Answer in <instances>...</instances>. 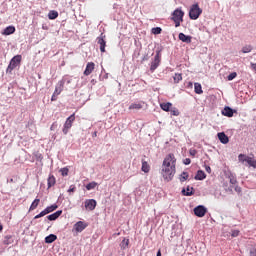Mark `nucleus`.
Masks as SVG:
<instances>
[{"label":"nucleus","instance_id":"53","mask_svg":"<svg viewBox=\"0 0 256 256\" xmlns=\"http://www.w3.org/2000/svg\"><path fill=\"white\" fill-rule=\"evenodd\" d=\"M93 137H97V132H94Z\"/></svg>","mask_w":256,"mask_h":256},{"label":"nucleus","instance_id":"44","mask_svg":"<svg viewBox=\"0 0 256 256\" xmlns=\"http://www.w3.org/2000/svg\"><path fill=\"white\" fill-rule=\"evenodd\" d=\"M184 165H191V159L190 158H186L183 160Z\"/></svg>","mask_w":256,"mask_h":256},{"label":"nucleus","instance_id":"54","mask_svg":"<svg viewBox=\"0 0 256 256\" xmlns=\"http://www.w3.org/2000/svg\"><path fill=\"white\" fill-rule=\"evenodd\" d=\"M255 169H256V166H255Z\"/></svg>","mask_w":256,"mask_h":256},{"label":"nucleus","instance_id":"23","mask_svg":"<svg viewBox=\"0 0 256 256\" xmlns=\"http://www.w3.org/2000/svg\"><path fill=\"white\" fill-rule=\"evenodd\" d=\"M194 91L197 95H201L203 93V87L199 83H194Z\"/></svg>","mask_w":256,"mask_h":256},{"label":"nucleus","instance_id":"17","mask_svg":"<svg viewBox=\"0 0 256 256\" xmlns=\"http://www.w3.org/2000/svg\"><path fill=\"white\" fill-rule=\"evenodd\" d=\"M206 177L207 175L203 170H198L195 179L196 181H203V179H206Z\"/></svg>","mask_w":256,"mask_h":256},{"label":"nucleus","instance_id":"11","mask_svg":"<svg viewBox=\"0 0 256 256\" xmlns=\"http://www.w3.org/2000/svg\"><path fill=\"white\" fill-rule=\"evenodd\" d=\"M93 71H95V64L93 62H88L84 70V75L89 77Z\"/></svg>","mask_w":256,"mask_h":256},{"label":"nucleus","instance_id":"12","mask_svg":"<svg viewBox=\"0 0 256 256\" xmlns=\"http://www.w3.org/2000/svg\"><path fill=\"white\" fill-rule=\"evenodd\" d=\"M217 137L220 141V143H223V145H227L229 143V136L225 134V132H219L217 134Z\"/></svg>","mask_w":256,"mask_h":256},{"label":"nucleus","instance_id":"33","mask_svg":"<svg viewBox=\"0 0 256 256\" xmlns=\"http://www.w3.org/2000/svg\"><path fill=\"white\" fill-rule=\"evenodd\" d=\"M57 204H53L51 206H48L47 208H45L46 213L49 215V213H53V211H56L57 209Z\"/></svg>","mask_w":256,"mask_h":256},{"label":"nucleus","instance_id":"27","mask_svg":"<svg viewBox=\"0 0 256 256\" xmlns=\"http://www.w3.org/2000/svg\"><path fill=\"white\" fill-rule=\"evenodd\" d=\"M54 241H57V235L50 234L45 238V243H54Z\"/></svg>","mask_w":256,"mask_h":256},{"label":"nucleus","instance_id":"40","mask_svg":"<svg viewBox=\"0 0 256 256\" xmlns=\"http://www.w3.org/2000/svg\"><path fill=\"white\" fill-rule=\"evenodd\" d=\"M171 115H173L174 117H179V110H177L176 108L170 110Z\"/></svg>","mask_w":256,"mask_h":256},{"label":"nucleus","instance_id":"36","mask_svg":"<svg viewBox=\"0 0 256 256\" xmlns=\"http://www.w3.org/2000/svg\"><path fill=\"white\" fill-rule=\"evenodd\" d=\"M161 31H163V29H161V27L152 28L153 35H161Z\"/></svg>","mask_w":256,"mask_h":256},{"label":"nucleus","instance_id":"7","mask_svg":"<svg viewBox=\"0 0 256 256\" xmlns=\"http://www.w3.org/2000/svg\"><path fill=\"white\" fill-rule=\"evenodd\" d=\"M105 38L106 36L103 33H101V35L96 38L98 45H100L101 53H105V47H107V41H105Z\"/></svg>","mask_w":256,"mask_h":256},{"label":"nucleus","instance_id":"24","mask_svg":"<svg viewBox=\"0 0 256 256\" xmlns=\"http://www.w3.org/2000/svg\"><path fill=\"white\" fill-rule=\"evenodd\" d=\"M139 109H143V104L141 103H132L130 106H129V110H136V111H139Z\"/></svg>","mask_w":256,"mask_h":256},{"label":"nucleus","instance_id":"49","mask_svg":"<svg viewBox=\"0 0 256 256\" xmlns=\"http://www.w3.org/2000/svg\"><path fill=\"white\" fill-rule=\"evenodd\" d=\"M251 68L253 69V71H256V63H251Z\"/></svg>","mask_w":256,"mask_h":256},{"label":"nucleus","instance_id":"25","mask_svg":"<svg viewBox=\"0 0 256 256\" xmlns=\"http://www.w3.org/2000/svg\"><path fill=\"white\" fill-rule=\"evenodd\" d=\"M182 193L185 197H191V195H193V187L187 186L186 190H182Z\"/></svg>","mask_w":256,"mask_h":256},{"label":"nucleus","instance_id":"8","mask_svg":"<svg viewBox=\"0 0 256 256\" xmlns=\"http://www.w3.org/2000/svg\"><path fill=\"white\" fill-rule=\"evenodd\" d=\"M84 205L87 211H95V207H97V201L95 199H88L84 202Z\"/></svg>","mask_w":256,"mask_h":256},{"label":"nucleus","instance_id":"32","mask_svg":"<svg viewBox=\"0 0 256 256\" xmlns=\"http://www.w3.org/2000/svg\"><path fill=\"white\" fill-rule=\"evenodd\" d=\"M97 185H99V184L95 181L90 182L86 185V189H87V191H91V190L95 189V187H97Z\"/></svg>","mask_w":256,"mask_h":256},{"label":"nucleus","instance_id":"35","mask_svg":"<svg viewBox=\"0 0 256 256\" xmlns=\"http://www.w3.org/2000/svg\"><path fill=\"white\" fill-rule=\"evenodd\" d=\"M251 51H253V47L251 45L244 46L242 48V53H251Z\"/></svg>","mask_w":256,"mask_h":256},{"label":"nucleus","instance_id":"41","mask_svg":"<svg viewBox=\"0 0 256 256\" xmlns=\"http://www.w3.org/2000/svg\"><path fill=\"white\" fill-rule=\"evenodd\" d=\"M57 127H59V124L57 122H53L50 127V131H55Z\"/></svg>","mask_w":256,"mask_h":256},{"label":"nucleus","instance_id":"39","mask_svg":"<svg viewBox=\"0 0 256 256\" xmlns=\"http://www.w3.org/2000/svg\"><path fill=\"white\" fill-rule=\"evenodd\" d=\"M235 77H237V72H232L228 75L227 79H228V81H233V79H235Z\"/></svg>","mask_w":256,"mask_h":256},{"label":"nucleus","instance_id":"4","mask_svg":"<svg viewBox=\"0 0 256 256\" xmlns=\"http://www.w3.org/2000/svg\"><path fill=\"white\" fill-rule=\"evenodd\" d=\"M201 13H203V10L199 8V4H193L189 11V17L193 21L199 19L201 16Z\"/></svg>","mask_w":256,"mask_h":256},{"label":"nucleus","instance_id":"31","mask_svg":"<svg viewBox=\"0 0 256 256\" xmlns=\"http://www.w3.org/2000/svg\"><path fill=\"white\" fill-rule=\"evenodd\" d=\"M174 83H179L180 81H183V74L182 73H176L173 76Z\"/></svg>","mask_w":256,"mask_h":256},{"label":"nucleus","instance_id":"30","mask_svg":"<svg viewBox=\"0 0 256 256\" xmlns=\"http://www.w3.org/2000/svg\"><path fill=\"white\" fill-rule=\"evenodd\" d=\"M127 247H129V239L124 238L120 243V248L125 250Z\"/></svg>","mask_w":256,"mask_h":256},{"label":"nucleus","instance_id":"38","mask_svg":"<svg viewBox=\"0 0 256 256\" xmlns=\"http://www.w3.org/2000/svg\"><path fill=\"white\" fill-rule=\"evenodd\" d=\"M45 215H48V214H47V210L44 209L42 212L36 215L34 219H41V217H45Z\"/></svg>","mask_w":256,"mask_h":256},{"label":"nucleus","instance_id":"52","mask_svg":"<svg viewBox=\"0 0 256 256\" xmlns=\"http://www.w3.org/2000/svg\"><path fill=\"white\" fill-rule=\"evenodd\" d=\"M0 231H3V225L0 224Z\"/></svg>","mask_w":256,"mask_h":256},{"label":"nucleus","instance_id":"42","mask_svg":"<svg viewBox=\"0 0 256 256\" xmlns=\"http://www.w3.org/2000/svg\"><path fill=\"white\" fill-rule=\"evenodd\" d=\"M230 183L231 185H233V187H235V185H237V179H235L234 177L230 178Z\"/></svg>","mask_w":256,"mask_h":256},{"label":"nucleus","instance_id":"47","mask_svg":"<svg viewBox=\"0 0 256 256\" xmlns=\"http://www.w3.org/2000/svg\"><path fill=\"white\" fill-rule=\"evenodd\" d=\"M57 95L55 92L53 93L52 97H51V101H55L57 99Z\"/></svg>","mask_w":256,"mask_h":256},{"label":"nucleus","instance_id":"22","mask_svg":"<svg viewBox=\"0 0 256 256\" xmlns=\"http://www.w3.org/2000/svg\"><path fill=\"white\" fill-rule=\"evenodd\" d=\"M39 203H41V200H40L39 198H36V199L32 202V204H31V206H30V208H29V211H35V209H37V207H39Z\"/></svg>","mask_w":256,"mask_h":256},{"label":"nucleus","instance_id":"3","mask_svg":"<svg viewBox=\"0 0 256 256\" xmlns=\"http://www.w3.org/2000/svg\"><path fill=\"white\" fill-rule=\"evenodd\" d=\"M21 59H22L21 55L14 56L10 60V63L6 69V73H9V74L13 73V70L17 69V67H19L21 65Z\"/></svg>","mask_w":256,"mask_h":256},{"label":"nucleus","instance_id":"48","mask_svg":"<svg viewBox=\"0 0 256 256\" xmlns=\"http://www.w3.org/2000/svg\"><path fill=\"white\" fill-rule=\"evenodd\" d=\"M205 171L207 172V173H211V166H205Z\"/></svg>","mask_w":256,"mask_h":256},{"label":"nucleus","instance_id":"46","mask_svg":"<svg viewBox=\"0 0 256 256\" xmlns=\"http://www.w3.org/2000/svg\"><path fill=\"white\" fill-rule=\"evenodd\" d=\"M190 155H191L192 157H195V155H197V150L191 149V150H190Z\"/></svg>","mask_w":256,"mask_h":256},{"label":"nucleus","instance_id":"21","mask_svg":"<svg viewBox=\"0 0 256 256\" xmlns=\"http://www.w3.org/2000/svg\"><path fill=\"white\" fill-rule=\"evenodd\" d=\"M142 171L144 173H149V171H151V166H149V163H147V161L142 160Z\"/></svg>","mask_w":256,"mask_h":256},{"label":"nucleus","instance_id":"26","mask_svg":"<svg viewBox=\"0 0 256 256\" xmlns=\"http://www.w3.org/2000/svg\"><path fill=\"white\" fill-rule=\"evenodd\" d=\"M63 85H64L63 81H60L58 83V85L56 86L55 91H54V93L56 95H61V92L63 91Z\"/></svg>","mask_w":256,"mask_h":256},{"label":"nucleus","instance_id":"51","mask_svg":"<svg viewBox=\"0 0 256 256\" xmlns=\"http://www.w3.org/2000/svg\"><path fill=\"white\" fill-rule=\"evenodd\" d=\"M235 191H241V188L235 187Z\"/></svg>","mask_w":256,"mask_h":256},{"label":"nucleus","instance_id":"1","mask_svg":"<svg viewBox=\"0 0 256 256\" xmlns=\"http://www.w3.org/2000/svg\"><path fill=\"white\" fill-rule=\"evenodd\" d=\"M177 159L175 154H168L162 163L161 175L165 181H171L175 177Z\"/></svg>","mask_w":256,"mask_h":256},{"label":"nucleus","instance_id":"34","mask_svg":"<svg viewBox=\"0 0 256 256\" xmlns=\"http://www.w3.org/2000/svg\"><path fill=\"white\" fill-rule=\"evenodd\" d=\"M187 179H189V173H187V172H182V174L180 175V181H181V183H184V181H187Z\"/></svg>","mask_w":256,"mask_h":256},{"label":"nucleus","instance_id":"45","mask_svg":"<svg viewBox=\"0 0 256 256\" xmlns=\"http://www.w3.org/2000/svg\"><path fill=\"white\" fill-rule=\"evenodd\" d=\"M232 237H239V230L232 231Z\"/></svg>","mask_w":256,"mask_h":256},{"label":"nucleus","instance_id":"13","mask_svg":"<svg viewBox=\"0 0 256 256\" xmlns=\"http://www.w3.org/2000/svg\"><path fill=\"white\" fill-rule=\"evenodd\" d=\"M62 213L63 211L58 210L55 213L48 215L47 219L48 221H56V219H59V217H61Z\"/></svg>","mask_w":256,"mask_h":256},{"label":"nucleus","instance_id":"6","mask_svg":"<svg viewBox=\"0 0 256 256\" xmlns=\"http://www.w3.org/2000/svg\"><path fill=\"white\" fill-rule=\"evenodd\" d=\"M239 161H242L243 163H248L250 167H253L255 169L256 166V159H253L249 156H245L244 154H240L238 156Z\"/></svg>","mask_w":256,"mask_h":256},{"label":"nucleus","instance_id":"10","mask_svg":"<svg viewBox=\"0 0 256 256\" xmlns=\"http://www.w3.org/2000/svg\"><path fill=\"white\" fill-rule=\"evenodd\" d=\"M87 227H88L87 223L83 221H78L74 224V231H76V233H82V231H85Z\"/></svg>","mask_w":256,"mask_h":256},{"label":"nucleus","instance_id":"2","mask_svg":"<svg viewBox=\"0 0 256 256\" xmlns=\"http://www.w3.org/2000/svg\"><path fill=\"white\" fill-rule=\"evenodd\" d=\"M183 17H185V12H183L181 8L174 10L171 19L174 21L175 27H181V23H183Z\"/></svg>","mask_w":256,"mask_h":256},{"label":"nucleus","instance_id":"18","mask_svg":"<svg viewBox=\"0 0 256 256\" xmlns=\"http://www.w3.org/2000/svg\"><path fill=\"white\" fill-rule=\"evenodd\" d=\"M15 33V26H8L2 32V35H13Z\"/></svg>","mask_w":256,"mask_h":256},{"label":"nucleus","instance_id":"14","mask_svg":"<svg viewBox=\"0 0 256 256\" xmlns=\"http://www.w3.org/2000/svg\"><path fill=\"white\" fill-rule=\"evenodd\" d=\"M233 113V109L229 106H225L222 110V115H224V117H233Z\"/></svg>","mask_w":256,"mask_h":256},{"label":"nucleus","instance_id":"15","mask_svg":"<svg viewBox=\"0 0 256 256\" xmlns=\"http://www.w3.org/2000/svg\"><path fill=\"white\" fill-rule=\"evenodd\" d=\"M178 39H180V41H182V43H191V36H187L184 33H180L178 35Z\"/></svg>","mask_w":256,"mask_h":256},{"label":"nucleus","instance_id":"16","mask_svg":"<svg viewBox=\"0 0 256 256\" xmlns=\"http://www.w3.org/2000/svg\"><path fill=\"white\" fill-rule=\"evenodd\" d=\"M56 183H57V180L55 179V176L50 174L47 179L48 189H51V187H54Z\"/></svg>","mask_w":256,"mask_h":256},{"label":"nucleus","instance_id":"43","mask_svg":"<svg viewBox=\"0 0 256 256\" xmlns=\"http://www.w3.org/2000/svg\"><path fill=\"white\" fill-rule=\"evenodd\" d=\"M75 189H76L75 185H71L68 189V193H75Z\"/></svg>","mask_w":256,"mask_h":256},{"label":"nucleus","instance_id":"5","mask_svg":"<svg viewBox=\"0 0 256 256\" xmlns=\"http://www.w3.org/2000/svg\"><path fill=\"white\" fill-rule=\"evenodd\" d=\"M74 122H75V113H73L66 119L62 129V132L64 133V135H67V133H69V129L73 127Z\"/></svg>","mask_w":256,"mask_h":256},{"label":"nucleus","instance_id":"50","mask_svg":"<svg viewBox=\"0 0 256 256\" xmlns=\"http://www.w3.org/2000/svg\"><path fill=\"white\" fill-rule=\"evenodd\" d=\"M156 256H161V250H158L157 255Z\"/></svg>","mask_w":256,"mask_h":256},{"label":"nucleus","instance_id":"19","mask_svg":"<svg viewBox=\"0 0 256 256\" xmlns=\"http://www.w3.org/2000/svg\"><path fill=\"white\" fill-rule=\"evenodd\" d=\"M159 67V56H155L154 61L151 63L150 71H155Z\"/></svg>","mask_w":256,"mask_h":256},{"label":"nucleus","instance_id":"29","mask_svg":"<svg viewBox=\"0 0 256 256\" xmlns=\"http://www.w3.org/2000/svg\"><path fill=\"white\" fill-rule=\"evenodd\" d=\"M3 243H4V245H11V244H13V236H11V235L5 236Z\"/></svg>","mask_w":256,"mask_h":256},{"label":"nucleus","instance_id":"37","mask_svg":"<svg viewBox=\"0 0 256 256\" xmlns=\"http://www.w3.org/2000/svg\"><path fill=\"white\" fill-rule=\"evenodd\" d=\"M60 173L62 175V177H67V175H69V168L64 167L60 170Z\"/></svg>","mask_w":256,"mask_h":256},{"label":"nucleus","instance_id":"28","mask_svg":"<svg viewBox=\"0 0 256 256\" xmlns=\"http://www.w3.org/2000/svg\"><path fill=\"white\" fill-rule=\"evenodd\" d=\"M59 17V12L52 10L48 13V19H57Z\"/></svg>","mask_w":256,"mask_h":256},{"label":"nucleus","instance_id":"9","mask_svg":"<svg viewBox=\"0 0 256 256\" xmlns=\"http://www.w3.org/2000/svg\"><path fill=\"white\" fill-rule=\"evenodd\" d=\"M194 214L196 217H205L207 214V208H205L203 205L197 206L194 208Z\"/></svg>","mask_w":256,"mask_h":256},{"label":"nucleus","instance_id":"20","mask_svg":"<svg viewBox=\"0 0 256 256\" xmlns=\"http://www.w3.org/2000/svg\"><path fill=\"white\" fill-rule=\"evenodd\" d=\"M160 107H161L162 111L168 112L171 110V107H173V104H171V102L162 103V104H160Z\"/></svg>","mask_w":256,"mask_h":256}]
</instances>
